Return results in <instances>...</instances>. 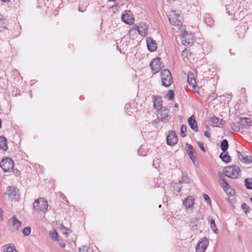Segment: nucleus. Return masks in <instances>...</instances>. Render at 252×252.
<instances>
[{"instance_id": "obj_1", "label": "nucleus", "mask_w": 252, "mask_h": 252, "mask_svg": "<svg viewBox=\"0 0 252 252\" xmlns=\"http://www.w3.org/2000/svg\"><path fill=\"white\" fill-rule=\"evenodd\" d=\"M220 178L219 184L223 189L226 194L229 196H233L235 194V190L226 181L225 177L220 172L219 173Z\"/></svg>"}, {"instance_id": "obj_2", "label": "nucleus", "mask_w": 252, "mask_h": 252, "mask_svg": "<svg viewBox=\"0 0 252 252\" xmlns=\"http://www.w3.org/2000/svg\"><path fill=\"white\" fill-rule=\"evenodd\" d=\"M240 172V168L235 165L226 166L222 170V173L225 176L232 179L238 178Z\"/></svg>"}, {"instance_id": "obj_3", "label": "nucleus", "mask_w": 252, "mask_h": 252, "mask_svg": "<svg viewBox=\"0 0 252 252\" xmlns=\"http://www.w3.org/2000/svg\"><path fill=\"white\" fill-rule=\"evenodd\" d=\"M48 206V202L43 198L36 200L33 205L35 211L45 213Z\"/></svg>"}, {"instance_id": "obj_4", "label": "nucleus", "mask_w": 252, "mask_h": 252, "mask_svg": "<svg viewBox=\"0 0 252 252\" xmlns=\"http://www.w3.org/2000/svg\"><path fill=\"white\" fill-rule=\"evenodd\" d=\"M162 85L166 87L170 86L173 83V79L171 72L168 69H164L161 72Z\"/></svg>"}, {"instance_id": "obj_5", "label": "nucleus", "mask_w": 252, "mask_h": 252, "mask_svg": "<svg viewBox=\"0 0 252 252\" xmlns=\"http://www.w3.org/2000/svg\"><path fill=\"white\" fill-rule=\"evenodd\" d=\"M182 17L179 13L175 11H172L169 15L170 23L173 26H181L182 24Z\"/></svg>"}, {"instance_id": "obj_6", "label": "nucleus", "mask_w": 252, "mask_h": 252, "mask_svg": "<svg viewBox=\"0 0 252 252\" xmlns=\"http://www.w3.org/2000/svg\"><path fill=\"white\" fill-rule=\"evenodd\" d=\"M203 217L193 218L190 220V228L192 231H198L202 229L203 227Z\"/></svg>"}, {"instance_id": "obj_7", "label": "nucleus", "mask_w": 252, "mask_h": 252, "mask_svg": "<svg viewBox=\"0 0 252 252\" xmlns=\"http://www.w3.org/2000/svg\"><path fill=\"white\" fill-rule=\"evenodd\" d=\"M0 167L4 172H10L14 168V161L11 158H6L1 160Z\"/></svg>"}, {"instance_id": "obj_8", "label": "nucleus", "mask_w": 252, "mask_h": 252, "mask_svg": "<svg viewBox=\"0 0 252 252\" xmlns=\"http://www.w3.org/2000/svg\"><path fill=\"white\" fill-rule=\"evenodd\" d=\"M150 66L154 74L158 73L163 67V63L159 57L153 59L150 63Z\"/></svg>"}, {"instance_id": "obj_9", "label": "nucleus", "mask_w": 252, "mask_h": 252, "mask_svg": "<svg viewBox=\"0 0 252 252\" xmlns=\"http://www.w3.org/2000/svg\"><path fill=\"white\" fill-rule=\"evenodd\" d=\"M169 112V110L168 109L163 107H161L158 111V119L163 122H168L170 119Z\"/></svg>"}, {"instance_id": "obj_10", "label": "nucleus", "mask_w": 252, "mask_h": 252, "mask_svg": "<svg viewBox=\"0 0 252 252\" xmlns=\"http://www.w3.org/2000/svg\"><path fill=\"white\" fill-rule=\"evenodd\" d=\"M181 40L182 44L185 46H189L194 42V36L193 34H189L187 31H184L182 35Z\"/></svg>"}, {"instance_id": "obj_11", "label": "nucleus", "mask_w": 252, "mask_h": 252, "mask_svg": "<svg viewBox=\"0 0 252 252\" xmlns=\"http://www.w3.org/2000/svg\"><path fill=\"white\" fill-rule=\"evenodd\" d=\"M122 20L126 24L131 25L134 23V18L130 11L125 10L121 16Z\"/></svg>"}, {"instance_id": "obj_12", "label": "nucleus", "mask_w": 252, "mask_h": 252, "mask_svg": "<svg viewBox=\"0 0 252 252\" xmlns=\"http://www.w3.org/2000/svg\"><path fill=\"white\" fill-rule=\"evenodd\" d=\"M18 189L14 186L9 187L5 192L11 201L13 200H17L19 198V195L18 193Z\"/></svg>"}, {"instance_id": "obj_13", "label": "nucleus", "mask_w": 252, "mask_h": 252, "mask_svg": "<svg viewBox=\"0 0 252 252\" xmlns=\"http://www.w3.org/2000/svg\"><path fill=\"white\" fill-rule=\"evenodd\" d=\"M209 241L206 237L201 238L196 247V252H204L208 246Z\"/></svg>"}, {"instance_id": "obj_14", "label": "nucleus", "mask_w": 252, "mask_h": 252, "mask_svg": "<svg viewBox=\"0 0 252 252\" xmlns=\"http://www.w3.org/2000/svg\"><path fill=\"white\" fill-rule=\"evenodd\" d=\"M178 142L177 136L174 131H171L166 137L167 144L171 146L175 145Z\"/></svg>"}, {"instance_id": "obj_15", "label": "nucleus", "mask_w": 252, "mask_h": 252, "mask_svg": "<svg viewBox=\"0 0 252 252\" xmlns=\"http://www.w3.org/2000/svg\"><path fill=\"white\" fill-rule=\"evenodd\" d=\"M251 120L249 118H239V120L237 122V124L241 126L243 128H249L251 126Z\"/></svg>"}, {"instance_id": "obj_16", "label": "nucleus", "mask_w": 252, "mask_h": 252, "mask_svg": "<svg viewBox=\"0 0 252 252\" xmlns=\"http://www.w3.org/2000/svg\"><path fill=\"white\" fill-rule=\"evenodd\" d=\"M147 45L148 49L151 52H154L157 49V43L156 41L151 37L147 38Z\"/></svg>"}, {"instance_id": "obj_17", "label": "nucleus", "mask_w": 252, "mask_h": 252, "mask_svg": "<svg viewBox=\"0 0 252 252\" xmlns=\"http://www.w3.org/2000/svg\"><path fill=\"white\" fill-rule=\"evenodd\" d=\"M188 121L189 125L192 130L195 132L198 131L197 123L193 115H192L189 118Z\"/></svg>"}, {"instance_id": "obj_18", "label": "nucleus", "mask_w": 252, "mask_h": 252, "mask_svg": "<svg viewBox=\"0 0 252 252\" xmlns=\"http://www.w3.org/2000/svg\"><path fill=\"white\" fill-rule=\"evenodd\" d=\"M194 203V199L191 196H188L183 202L184 205L187 209H192Z\"/></svg>"}, {"instance_id": "obj_19", "label": "nucleus", "mask_w": 252, "mask_h": 252, "mask_svg": "<svg viewBox=\"0 0 252 252\" xmlns=\"http://www.w3.org/2000/svg\"><path fill=\"white\" fill-rule=\"evenodd\" d=\"M153 99L154 102V106L155 108H157V109L158 110L159 108H161V107H162L161 97L159 96H155L154 95L153 96Z\"/></svg>"}, {"instance_id": "obj_20", "label": "nucleus", "mask_w": 252, "mask_h": 252, "mask_svg": "<svg viewBox=\"0 0 252 252\" xmlns=\"http://www.w3.org/2000/svg\"><path fill=\"white\" fill-rule=\"evenodd\" d=\"M188 83L192 86L193 89H195L197 87L196 81L194 78V74L192 73L189 72L188 75Z\"/></svg>"}, {"instance_id": "obj_21", "label": "nucleus", "mask_w": 252, "mask_h": 252, "mask_svg": "<svg viewBox=\"0 0 252 252\" xmlns=\"http://www.w3.org/2000/svg\"><path fill=\"white\" fill-rule=\"evenodd\" d=\"M148 26L144 22H141L140 23V28L139 29V34L141 36H145L148 33Z\"/></svg>"}, {"instance_id": "obj_22", "label": "nucleus", "mask_w": 252, "mask_h": 252, "mask_svg": "<svg viewBox=\"0 0 252 252\" xmlns=\"http://www.w3.org/2000/svg\"><path fill=\"white\" fill-rule=\"evenodd\" d=\"M2 248L3 252H17L14 245L12 243L4 245Z\"/></svg>"}, {"instance_id": "obj_23", "label": "nucleus", "mask_w": 252, "mask_h": 252, "mask_svg": "<svg viewBox=\"0 0 252 252\" xmlns=\"http://www.w3.org/2000/svg\"><path fill=\"white\" fill-rule=\"evenodd\" d=\"M237 153L238 154V158L240 160L248 163H251L252 161L251 157L247 155L244 156L238 151H237Z\"/></svg>"}, {"instance_id": "obj_24", "label": "nucleus", "mask_w": 252, "mask_h": 252, "mask_svg": "<svg viewBox=\"0 0 252 252\" xmlns=\"http://www.w3.org/2000/svg\"><path fill=\"white\" fill-rule=\"evenodd\" d=\"M220 158L221 159V160L227 163L231 161V157L228 155V152H221L219 156Z\"/></svg>"}, {"instance_id": "obj_25", "label": "nucleus", "mask_w": 252, "mask_h": 252, "mask_svg": "<svg viewBox=\"0 0 252 252\" xmlns=\"http://www.w3.org/2000/svg\"><path fill=\"white\" fill-rule=\"evenodd\" d=\"M204 22L209 27H211L214 24V21L213 18L209 13H206L205 14L204 17Z\"/></svg>"}, {"instance_id": "obj_26", "label": "nucleus", "mask_w": 252, "mask_h": 252, "mask_svg": "<svg viewBox=\"0 0 252 252\" xmlns=\"http://www.w3.org/2000/svg\"><path fill=\"white\" fill-rule=\"evenodd\" d=\"M11 221L12 225L16 228L17 230L19 229L21 225V222L19 221L15 216H14L10 220Z\"/></svg>"}, {"instance_id": "obj_27", "label": "nucleus", "mask_w": 252, "mask_h": 252, "mask_svg": "<svg viewBox=\"0 0 252 252\" xmlns=\"http://www.w3.org/2000/svg\"><path fill=\"white\" fill-rule=\"evenodd\" d=\"M7 148L6 139L4 137L0 136V149L3 151H6Z\"/></svg>"}, {"instance_id": "obj_28", "label": "nucleus", "mask_w": 252, "mask_h": 252, "mask_svg": "<svg viewBox=\"0 0 252 252\" xmlns=\"http://www.w3.org/2000/svg\"><path fill=\"white\" fill-rule=\"evenodd\" d=\"M228 142L226 139H223V140H222V141L220 143V147L222 152H226L228 148Z\"/></svg>"}, {"instance_id": "obj_29", "label": "nucleus", "mask_w": 252, "mask_h": 252, "mask_svg": "<svg viewBox=\"0 0 252 252\" xmlns=\"http://www.w3.org/2000/svg\"><path fill=\"white\" fill-rule=\"evenodd\" d=\"M210 228H211L212 230L213 231V232L214 233H215L216 234H218L219 233V231L217 227L215 220L213 219H211L210 220Z\"/></svg>"}, {"instance_id": "obj_30", "label": "nucleus", "mask_w": 252, "mask_h": 252, "mask_svg": "<svg viewBox=\"0 0 252 252\" xmlns=\"http://www.w3.org/2000/svg\"><path fill=\"white\" fill-rule=\"evenodd\" d=\"M222 121V119L220 121V119L219 118L216 117H213L211 119V122L213 124L214 126H220L221 122Z\"/></svg>"}, {"instance_id": "obj_31", "label": "nucleus", "mask_w": 252, "mask_h": 252, "mask_svg": "<svg viewBox=\"0 0 252 252\" xmlns=\"http://www.w3.org/2000/svg\"><path fill=\"white\" fill-rule=\"evenodd\" d=\"M245 186L248 189H252V178L246 179L244 180Z\"/></svg>"}, {"instance_id": "obj_32", "label": "nucleus", "mask_w": 252, "mask_h": 252, "mask_svg": "<svg viewBox=\"0 0 252 252\" xmlns=\"http://www.w3.org/2000/svg\"><path fill=\"white\" fill-rule=\"evenodd\" d=\"M7 23L6 20L0 18V31H2L6 29Z\"/></svg>"}, {"instance_id": "obj_33", "label": "nucleus", "mask_w": 252, "mask_h": 252, "mask_svg": "<svg viewBox=\"0 0 252 252\" xmlns=\"http://www.w3.org/2000/svg\"><path fill=\"white\" fill-rule=\"evenodd\" d=\"M191 53L190 52V50L188 49L187 48H186L182 52V56L184 59L188 58L189 57L191 56Z\"/></svg>"}, {"instance_id": "obj_34", "label": "nucleus", "mask_w": 252, "mask_h": 252, "mask_svg": "<svg viewBox=\"0 0 252 252\" xmlns=\"http://www.w3.org/2000/svg\"><path fill=\"white\" fill-rule=\"evenodd\" d=\"M49 235L51 238H52L54 240L57 241L58 240V238L59 237L57 231L55 229H54L53 231H51L49 232Z\"/></svg>"}, {"instance_id": "obj_35", "label": "nucleus", "mask_w": 252, "mask_h": 252, "mask_svg": "<svg viewBox=\"0 0 252 252\" xmlns=\"http://www.w3.org/2000/svg\"><path fill=\"white\" fill-rule=\"evenodd\" d=\"M187 133V126L185 125H182L181 126L180 134L182 137H185L186 136Z\"/></svg>"}, {"instance_id": "obj_36", "label": "nucleus", "mask_w": 252, "mask_h": 252, "mask_svg": "<svg viewBox=\"0 0 252 252\" xmlns=\"http://www.w3.org/2000/svg\"><path fill=\"white\" fill-rule=\"evenodd\" d=\"M242 209L244 211L245 213L247 215L250 212L251 209L250 207L247 205L246 203H243L241 205Z\"/></svg>"}, {"instance_id": "obj_37", "label": "nucleus", "mask_w": 252, "mask_h": 252, "mask_svg": "<svg viewBox=\"0 0 252 252\" xmlns=\"http://www.w3.org/2000/svg\"><path fill=\"white\" fill-rule=\"evenodd\" d=\"M79 252H93L92 249L87 246H83L79 249Z\"/></svg>"}, {"instance_id": "obj_38", "label": "nucleus", "mask_w": 252, "mask_h": 252, "mask_svg": "<svg viewBox=\"0 0 252 252\" xmlns=\"http://www.w3.org/2000/svg\"><path fill=\"white\" fill-rule=\"evenodd\" d=\"M166 96L168 98L169 100H173L174 96V91L172 90H169Z\"/></svg>"}, {"instance_id": "obj_39", "label": "nucleus", "mask_w": 252, "mask_h": 252, "mask_svg": "<svg viewBox=\"0 0 252 252\" xmlns=\"http://www.w3.org/2000/svg\"><path fill=\"white\" fill-rule=\"evenodd\" d=\"M180 182L182 183H187L189 182V177L187 174L183 173L182 174V180L180 181Z\"/></svg>"}, {"instance_id": "obj_40", "label": "nucleus", "mask_w": 252, "mask_h": 252, "mask_svg": "<svg viewBox=\"0 0 252 252\" xmlns=\"http://www.w3.org/2000/svg\"><path fill=\"white\" fill-rule=\"evenodd\" d=\"M31 231V228L30 226H27V227H25L23 229L22 232L25 236H28V235H30Z\"/></svg>"}, {"instance_id": "obj_41", "label": "nucleus", "mask_w": 252, "mask_h": 252, "mask_svg": "<svg viewBox=\"0 0 252 252\" xmlns=\"http://www.w3.org/2000/svg\"><path fill=\"white\" fill-rule=\"evenodd\" d=\"M186 147L187 153L193 152V146L191 144L186 143Z\"/></svg>"}, {"instance_id": "obj_42", "label": "nucleus", "mask_w": 252, "mask_h": 252, "mask_svg": "<svg viewBox=\"0 0 252 252\" xmlns=\"http://www.w3.org/2000/svg\"><path fill=\"white\" fill-rule=\"evenodd\" d=\"M189 156V157L190 159L193 162V164H195V159L196 158V156L194 155L193 152H190V153H187Z\"/></svg>"}, {"instance_id": "obj_43", "label": "nucleus", "mask_w": 252, "mask_h": 252, "mask_svg": "<svg viewBox=\"0 0 252 252\" xmlns=\"http://www.w3.org/2000/svg\"><path fill=\"white\" fill-rule=\"evenodd\" d=\"M231 129L235 131H239L240 130L239 126H237L234 123L231 124Z\"/></svg>"}, {"instance_id": "obj_44", "label": "nucleus", "mask_w": 252, "mask_h": 252, "mask_svg": "<svg viewBox=\"0 0 252 252\" xmlns=\"http://www.w3.org/2000/svg\"><path fill=\"white\" fill-rule=\"evenodd\" d=\"M61 230L64 234H68L69 233L68 231H70L69 229L63 225L61 227Z\"/></svg>"}, {"instance_id": "obj_45", "label": "nucleus", "mask_w": 252, "mask_h": 252, "mask_svg": "<svg viewBox=\"0 0 252 252\" xmlns=\"http://www.w3.org/2000/svg\"><path fill=\"white\" fill-rule=\"evenodd\" d=\"M182 183H180L179 182V183H177V184H175V185H174V188L175 189H176L178 192H179L180 191V189L182 188V186L181 185V184H182Z\"/></svg>"}, {"instance_id": "obj_46", "label": "nucleus", "mask_w": 252, "mask_h": 252, "mask_svg": "<svg viewBox=\"0 0 252 252\" xmlns=\"http://www.w3.org/2000/svg\"><path fill=\"white\" fill-rule=\"evenodd\" d=\"M130 107V105L129 104H126L125 105V110L126 112L128 114V115H130V113H132V112H131L129 109Z\"/></svg>"}, {"instance_id": "obj_47", "label": "nucleus", "mask_w": 252, "mask_h": 252, "mask_svg": "<svg viewBox=\"0 0 252 252\" xmlns=\"http://www.w3.org/2000/svg\"><path fill=\"white\" fill-rule=\"evenodd\" d=\"M203 198H204V200L207 203H208L209 204H211V199H210V198L209 197V196L207 194L204 193L203 194Z\"/></svg>"}, {"instance_id": "obj_48", "label": "nucleus", "mask_w": 252, "mask_h": 252, "mask_svg": "<svg viewBox=\"0 0 252 252\" xmlns=\"http://www.w3.org/2000/svg\"><path fill=\"white\" fill-rule=\"evenodd\" d=\"M198 145L200 148V149L203 151L205 152H206V149L204 148L203 146V143L201 142H197Z\"/></svg>"}, {"instance_id": "obj_49", "label": "nucleus", "mask_w": 252, "mask_h": 252, "mask_svg": "<svg viewBox=\"0 0 252 252\" xmlns=\"http://www.w3.org/2000/svg\"><path fill=\"white\" fill-rule=\"evenodd\" d=\"M204 135L205 137H206L207 138H210L211 136L209 132L207 131H206L204 132Z\"/></svg>"}, {"instance_id": "obj_50", "label": "nucleus", "mask_w": 252, "mask_h": 252, "mask_svg": "<svg viewBox=\"0 0 252 252\" xmlns=\"http://www.w3.org/2000/svg\"><path fill=\"white\" fill-rule=\"evenodd\" d=\"M0 218L1 220L3 219V210L0 208Z\"/></svg>"}, {"instance_id": "obj_51", "label": "nucleus", "mask_w": 252, "mask_h": 252, "mask_svg": "<svg viewBox=\"0 0 252 252\" xmlns=\"http://www.w3.org/2000/svg\"><path fill=\"white\" fill-rule=\"evenodd\" d=\"M134 29L135 30H137L138 31V32H139V29H140V25L139 26L135 25L134 26Z\"/></svg>"}, {"instance_id": "obj_52", "label": "nucleus", "mask_w": 252, "mask_h": 252, "mask_svg": "<svg viewBox=\"0 0 252 252\" xmlns=\"http://www.w3.org/2000/svg\"><path fill=\"white\" fill-rule=\"evenodd\" d=\"M59 245L61 246V247L62 248H64L65 247V244L64 243H63V242H61L59 243Z\"/></svg>"}, {"instance_id": "obj_53", "label": "nucleus", "mask_w": 252, "mask_h": 252, "mask_svg": "<svg viewBox=\"0 0 252 252\" xmlns=\"http://www.w3.org/2000/svg\"><path fill=\"white\" fill-rule=\"evenodd\" d=\"M2 1H4V2H8L10 0H1Z\"/></svg>"}, {"instance_id": "obj_54", "label": "nucleus", "mask_w": 252, "mask_h": 252, "mask_svg": "<svg viewBox=\"0 0 252 252\" xmlns=\"http://www.w3.org/2000/svg\"><path fill=\"white\" fill-rule=\"evenodd\" d=\"M174 106H175V107H178V103H175V105H174Z\"/></svg>"}, {"instance_id": "obj_55", "label": "nucleus", "mask_w": 252, "mask_h": 252, "mask_svg": "<svg viewBox=\"0 0 252 252\" xmlns=\"http://www.w3.org/2000/svg\"><path fill=\"white\" fill-rule=\"evenodd\" d=\"M1 119L0 118V128L1 127Z\"/></svg>"}, {"instance_id": "obj_56", "label": "nucleus", "mask_w": 252, "mask_h": 252, "mask_svg": "<svg viewBox=\"0 0 252 252\" xmlns=\"http://www.w3.org/2000/svg\"><path fill=\"white\" fill-rule=\"evenodd\" d=\"M109 1H114V2H115L116 0H108Z\"/></svg>"}, {"instance_id": "obj_57", "label": "nucleus", "mask_w": 252, "mask_h": 252, "mask_svg": "<svg viewBox=\"0 0 252 252\" xmlns=\"http://www.w3.org/2000/svg\"><path fill=\"white\" fill-rule=\"evenodd\" d=\"M79 11H81V12H83V11L82 10V9H80V8H79Z\"/></svg>"}, {"instance_id": "obj_58", "label": "nucleus", "mask_w": 252, "mask_h": 252, "mask_svg": "<svg viewBox=\"0 0 252 252\" xmlns=\"http://www.w3.org/2000/svg\"><path fill=\"white\" fill-rule=\"evenodd\" d=\"M79 11H81V12H83V11L82 10V9H80V8H79Z\"/></svg>"}, {"instance_id": "obj_59", "label": "nucleus", "mask_w": 252, "mask_h": 252, "mask_svg": "<svg viewBox=\"0 0 252 252\" xmlns=\"http://www.w3.org/2000/svg\"><path fill=\"white\" fill-rule=\"evenodd\" d=\"M250 200H251V202L252 203V197L250 198Z\"/></svg>"}, {"instance_id": "obj_60", "label": "nucleus", "mask_w": 252, "mask_h": 252, "mask_svg": "<svg viewBox=\"0 0 252 252\" xmlns=\"http://www.w3.org/2000/svg\"><path fill=\"white\" fill-rule=\"evenodd\" d=\"M229 52H230V54H231V50H229Z\"/></svg>"}]
</instances>
